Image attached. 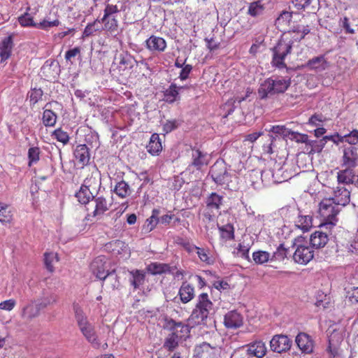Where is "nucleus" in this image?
Here are the masks:
<instances>
[{"label":"nucleus","mask_w":358,"mask_h":358,"mask_svg":"<svg viewBox=\"0 0 358 358\" xmlns=\"http://www.w3.org/2000/svg\"><path fill=\"white\" fill-rule=\"evenodd\" d=\"M73 310L77 325L83 336L92 348H100L101 342L95 331L94 325L89 321L87 316L78 304L73 305Z\"/></svg>","instance_id":"nucleus-1"},{"label":"nucleus","mask_w":358,"mask_h":358,"mask_svg":"<svg viewBox=\"0 0 358 358\" xmlns=\"http://www.w3.org/2000/svg\"><path fill=\"white\" fill-rule=\"evenodd\" d=\"M341 207L331 199L325 198L319 203V214L322 220L320 227L329 231L336 225Z\"/></svg>","instance_id":"nucleus-2"},{"label":"nucleus","mask_w":358,"mask_h":358,"mask_svg":"<svg viewBox=\"0 0 358 358\" xmlns=\"http://www.w3.org/2000/svg\"><path fill=\"white\" fill-rule=\"evenodd\" d=\"M291 85L290 78L271 77L266 79L258 89V94L261 99L268 96L284 93Z\"/></svg>","instance_id":"nucleus-3"},{"label":"nucleus","mask_w":358,"mask_h":358,"mask_svg":"<svg viewBox=\"0 0 358 358\" xmlns=\"http://www.w3.org/2000/svg\"><path fill=\"white\" fill-rule=\"evenodd\" d=\"M213 306L208 294L202 293L199 295L196 307L188 319L189 324L193 326L204 324L213 308Z\"/></svg>","instance_id":"nucleus-4"},{"label":"nucleus","mask_w":358,"mask_h":358,"mask_svg":"<svg viewBox=\"0 0 358 358\" xmlns=\"http://www.w3.org/2000/svg\"><path fill=\"white\" fill-rule=\"evenodd\" d=\"M209 175L217 185L232 189L230 183L232 182V178H236V176L231 173L224 160H217L210 167Z\"/></svg>","instance_id":"nucleus-5"},{"label":"nucleus","mask_w":358,"mask_h":358,"mask_svg":"<svg viewBox=\"0 0 358 358\" xmlns=\"http://www.w3.org/2000/svg\"><path fill=\"white\" fill-rule=\"evenodd\" d=\"M108 265L104 256H99L91 263L90 268L93 274L101 280H115V282L111 284V289H114L118 287L119 281L115 271H109L108 269Z\"/></svg>","instance_id":"nucleus-6"},{"label":"nucleus","mask_w":358,"mask_h":358,"mask_svg":"<svg viewBox=\"0 0 358 358\" xmlns=\"http://www.w3.org/2000/svg\"><path fill=\"white\" fill-rule=\"evenodd\" d=\"M293 41L282 38L279 40L275 46H274L271 51L273 52L271 64L273 66L278 69H287L285 63L286 56L291 53L292 49Z\"/></svg>","instance_id":"nucleus-7"},{"label":"nucleus","mask_w":358,"mask_h":358,"mask_svg":"<svg viewBox=\"0 0 358 358\" xmlns=\"http://www.w3.org/2000/svg\"><path fill=\"white\" fill-rule=\"evenodd\" d=\"M304 242L303 236H298L293 243V247L296 248L293 259L299 264H307L314 257V251L307 245V243H304Z\"/></svg>","instance_id":"nucleus-8"},{"label":"nucleus","mask_w":358,"mask_h":358,"mask_svg":"<svg viewBox=\"0 0 358 358\" xmlns=\"http://www.w3.org/2000/svg\"><path fill=\"white\" fill-rule=\"evenodd\" d=\"M292 341L286 335L276 334L270 341L271 350L277 353L286 352L290 350Z\"/></svg>","instance_id":"nucleus-9"},{"label":"nucleus","mask_w":358,"mask_h":358,"mask_svg":"<svg viewBox=\"0 0 358 358\" xmlns=\"http://www.w3.org/2000/svg\"><path fill=\"white\" fill-rule=\"evenodd\" d=\"M338 184L355 185L358 186V169L345 167L337 173Z\"/></svg>","instance_id":"nucleus-10"},{"label":"nucleus","mask_w":358,"mask_h":358,"mask_svg":"<svg viewBox=\"0 0 358 358\" xmlns=\"http://www.w3.org/2000/svg\"><path fill=\"white\" fill-rule=\"evenodd\" d=\"M220 348L215 345L203 342L199 345H196L194 350V357L195 358H215L216 354Z\"/></svg>","instance_id":"nucleus-11"},{"label":"nucleus","mask_w":358,"mask_h":358,"mask_svg":"<svg viewBox=\"0 0 358 358\" xmlns=\"http://www.w3.org/2000/svg\"><path fill=\"white\" fill-rule=\"evenodd\" d=\"M167 327L171 331V334L177 336L179 341H185L189 337L190 328L188 324L182 322H177L171 319L167 322Z\"/></svg>","instance_id":"nucleus-12"},{"label":"nucleus","mask_w":358,"mask_h":358,"mask_svg":"<svg viewBox=\"0 0 358 358\" xmlns=\"http://www.w3.org/2000/svg\"><path fill=\"white\" fill-rule=\"evenodd\" d=\"M342 166L356 168L358 166V148L348 146L343 149Z\"/></svg>","instance_id":"nucleus-13"},{"label":"nucleus","mask_w":358,"mask_h":358,"mask_svg":"<svg viewBox=\"0 0 358 358\" xmlns=\"http://www.w3.org/2000/svg\"><path fill=\"white\" fill-rule=\"evenodd\" d=\"M295 342L303 354H311L314 350V341L311 336L306 333L300 332L295 338Z\"/></svg>","instance_id":"nucleus-14"},{"label":"nucleus","mask_w":358,"mask_h":358,"mask_svg":"<svg viewBox=\"0 0 358 358\" xmlns=\"http://www.w3.org/2000/svg\"><path fill=\"white\" fill-rule=\"evenodd\" d=\"M243 316L236 310L228 312L224 318V324L227 328L237 329L243 325Z\"/></svg>","instance_id":"nucleus-15"},{"label":"nucleus","mask_w":358,"mask_h":358,"mask_svg":"<svg viewBox=\"0 0 358 358\" xmlns=\"http://www.w3.org/2000/svg\"><path fill=\"white\" fill-rule=\"evenodd\" d=\"M332 200L340 206H345L350 203V192L344 187H337L334 191Z\"/></svg>","instance_id":"nucleus-16"},{"label":"nucleus","mask_w":358,"mask_h":358,"mask_svg":"<svg viewBox=\"0 0 358 358\" xmlns=\"http://www.w3.org/2000/svg\"><path fill=\"white\" fill-rule=\"evenodd\" d=\"M246 352L248 355H252L257 358H262L265 356L267 349L262 341H255L245 346Z\"/></svg>","instance_id":"nucleus-17"},{"label":"nucleus","mask_w":358,"mask_h":358,"mask_svg":"<svg viewBox=\"0 0 358 358\" xmlns=\"http://www.w3.org/2000/svg\"><path fill=\"white\" fill-rule=\"evenodd\" d=\"M341 341V335L337 332H332L329 336L327 352L334 357L338 355Z\"/></svg>","instance_id":"nucleus-18"},{"label":"nucleus","mask_w":358,"mask_h":358,"mask_svg":"<svg viewBox=\"0 0 358 358\" xmlns=\"http://www.w3.org/2000/svg\"><path fill=\"white\" fill-rule=\"evenodd\" d=\"M192 160L190 166H194L196 170H201L203 166L208 164L207 153H204L199 149H192Z\"/></svg>","instance_id":"nucleus-19"},{"label":"nucleus","mask_w":358,"mask_h":358,"mask_svg":"<svg viewBox=\"0 0 358 358\" xmlns=\"http://www.w3.org/2000/svg\"><path fill=\"white\" fill-rule=\"evenodd\" d=\"M147 48L152 52H164L166 48V41L159 36H151L146 41Z\"/></svg>","instance_id":"nucleus-20"},{"label":"nucleus","mask_w":358,"mask_h":358,"mask_svg":"<svg viewBox=\"0 0 358 358\" xmlns=\"http://www.w3.org/2000/svg\"><path fill=\"white\" fill-rule=\"evenodd\" d=\"M329 241V235L327 232L316 231L310 237L311 248L319 249L323 248Z\"/></svg>","instance_id":"nucleus-21"},{"label":"nucleus","mask_w":358,"mask_h":358,"mask_svg":"<svg viewBox=\"0 0 358 358\" xmlns=\"http://www.w3.org/2000/svg\"><path fill=\"white\" fill-rule=\"evenodd\" d=\"M13 48V40L12 35L5 37L0 42V57L1 62H5L10 57Z\"/></svg>","instance_id":"nucleus-22"},{"label":"nucleus","mask_w":358,"mask_h":358,"mask_svg":"<svg viewBox=\"0 0 358 358\" xmlns=\"http://www.w3.org/2000/svg\"><path fill=\"white\" fill-rule=\"evenodd\" d=\"M83 185L92 192L96 191V189H99L101 185L100 171L96 168H94L90 176L84 180Z\"/></svg>","instance_id":"nucleus-23"},{"label":"nucleus","mask_w":358,"mask_h":358,"mask_svg":"<svg viewBox=\"0 0 358 358\" xmlns=\"http://www.w3.org/2000/svg\"><path fill=\"white\" fill-rule=\"evenodd\" d=\"M224 197L216 192L210 194L206 199V206L208 210L219 212L223 204Z\"/></svg>","instance_id":"nucleus-24"},{"label":"nucleus","mask_w":358,"mask_h":358,"mask_svg":"<svg viewBox=\"0 0 358 358\" xmlns=\"http://www.w3.org/2000/svg\"><path fill=\"white\" fill-rule=\"evenodd\" d=\"M95 203V209L93 211V217H96L98 220L106 212L111 204H108L106 199L101 196L94 198Z\"/></svg>","instance_id":"nucleus-25"},{"label":"nucleus","mask_w":358,"mask_h":358,"mask_svg":"<svg viewBox=\"0 0 358 358\" xmlns=\"http://www.w3.org/2000/svg\"><path fill=\"white\" fill-rule=\"evenodd\" d=\"M76 159L83 166L88 164L90 159L89 149L85 144L78 145L74 150Z\"/></svg>","instance_id":"nucleus-26"},{"label":"nucleus","mask_w":358,"mask_h":358,"mask_svg":"<svg viewBox=\"0 0 358 358\" xmlns=\"http://www.w3.org/2000/svg\"><path fill=\"white\" fill-rule=\"evenodd\" d=\"M327 62L324 56H318L309 59L305 66L310 70H315L320 72L326 69Z\"/></svg>","instance_id":"nucleus-27"},{"label":"nucleus","mask_w":358,"mask_h":358,"mask_svg":"<svg viewBox=\"0 0 358 358\" xmlns=\"http://www.w3.org/2000/svg\"><path fill=\"white\" fill-rule=\"evenodd\" d=\"M148 152L152 155H158L162 150V141L158 134H152L148 145L146 147Z\"/></svg>","instance_id":"nucleus-28"},{"label":"nucleus","mask_w":358,"mask_h":358,"mask_svg":"<svg viewBox=\"0 0 358 358\" xmlns=\"http://www.w3.org/2000/svg\"><path fill=\"white\" fill-rule=\"evenodd\" d=\"M178 294L181 301L183 303H187L194 298V289L190 284L184 282L179 289Z\"/></svg>","instance_id":"nucleus-29"},{"label":"nucleus","mask_w":358,"mask_h":358,"mask_svg":"<svg viewBox=\"0 0 358 358\" xmlns=\"http://www.w3.org/2000/svg\"><path fill=\"white\" fill-rule=\"evenodd\" d=\"M292 3L298 10L307 9L314 12L318 8L319 0H292Z\"/></svg>","instance_id":"nucleus-30"},{"label":"nucleus","mask_w":358,"mask_h":358,"mask_svg":"<svg viewBox=\"0 0 358 358\" xmlns=\"http://www.w3.org/2000/svg\"><path fill=\"white\" fill-rule=\"evenodd\" d=\"M185 89L184 87H178L172 83L168 89L164 91V100L167 103H173L179 99V92Z\"/></svg>","instance_id":"nucleus-31"},{"label":"nucleus","mask_w":358,"mask_h":358,"mask_svg":"<svg viewBox=\"0 0 358 358\" xmlns=\"http://www.w3.org/2000/svg\"><path fill=\"white\" fill-rule=\"evenodd\" d=\"M35 13L31 11L30 7H27L26 12L18 17L19 24L24 27H32L35 28V25H37V22H34L33 17Z\"/></svg>","instance_id":"nucleus-32"},{"label":"nucleus","mask_w":358,"mask_h":358,"mask_svg":"<svg viewBox=\"0 0 358 358\" xmlns=\"http://www.w3.org/2000/svg\"><path fill=\"white\" fill-rule=\"evenodd\" d=\"M75 196L78 199V201L82 204L88 203L90 200H93L95 197V196L93 195V192L83 185H81L79 191L76 192Z\"/></svg>","instance_id":"nucleus-33"},{"label":"nucleus","mask_w":358,"mask_h":358,"mask_svg":"<svg viewBox=\"0 0 358 358\" xmlns=\"http://www.w3.org/2000/svg\"><path fill=\"white\" fill-rule=\"evenodd\" d=\"M41 309L36 301L27 304L22 309V316L26 319H32L39 315Z\"/></svg>","instance_id":"nucleus-34"},{"label":"nucleus","mask_w":358,"mask_h":358,"mask_svg":"<svg viewBox=\"0 0 358 358\" xmlns=\"http://www.w3.org/2000/svg\"><path fill=\"white\" fill-rule=\"evenodd\" d=\"M148 270L153 275L173 273V268L169 264L157 262L150 264L148 267Z\"/></svg>","instance_id":"nucleus-35"},{"label":"nucleus","mask_w":358,"mask_h":358,"mask_svg":"<svg viewBox=\"0 0 358 358\" xmlns=\"http://www.w3.org/2000/svg\"><path fill=\"white\" fill-rule=\"evenodd\" d=\"M119 59L120 67L123 66V70L127 69H131L134 68L135 64H138V61H136L132 55L128 53L120 54Z\"/></svg>","instance_id":"nucleus-36"},{"label":"nucleus","mask_w":358,"mask_h":358,"mask_svg":"<svg viewBox=\"0 0 358 358\" xmlns=\"http://www.w3.org/2000/svg\"><path fill=\"white\" fill-rule=\"evenodd\" d=\"M114 192L121 198H126L131 194V190L127 182L121 180L115 185Z\"/></svg>","instance_id":"nucleus-37"},{"label":"nucleus","mask_w":358,"mask_h":358,"mask_svg":"<svg viewBox=\"0 0 358 358\" xmlns=\"http://www.w3.org/2000/svg\"><path fill=\"white\" fill-rule=\"evenodd\" d=\"M12 218V208L8 204L0 202V222H10Z\"/></svg>","instance_id":"nucleus-38"},{"label":"nucleus","mask_w":358,"mask_h":358,"mask_svg":"<svg viewBox=\"0 0 358 358\" xmlns=\"http://www.w3.org/2000/svg\"><path fill=\"white\" fill-rule=\"evenodd\" d=\"M296 227L302 229L303 231H307L312 227V217L310 215H303L299 214L296 220Z\"/></svg>","instance_id":"nucleus-39"},{"label":"nucleus","mask_w":358,"mask_h":358,"mask_svg":"<svg viewBox=\"0 0 358 358\" xmlns=\"http://www.w3.org/2000/svg\"><path fill=\"white\" fill-rule=\"evenodd\" d=\"M57 115L50 109H45L43 113V123L45 127H54L57 122Z\"/></svg>","instance_id":"nucleus-40"},{"label":"nucleus","mask_w":358,"mask_h":358,"mask_svg":"<svg viewBox=\"0 0 358 358\" xmlns=\"http://www.w3.org/2000/svg\"><path fill=\"white\" fill-rule=\"evenodd\" d=\"M220 236L225 241H231L234 238V228L231 224H227L221 227L218 226Z\"/></svg>","instance_id":"nucleus-41"},{"label":"nucleus","mask_w":358,"mask_h":358,"mask_svg":"<svg viewBox=\"0 0 358 358\" xmlns=\"http://www.w3.org/2000/svg\"><path fill=\"white\" fill-rule=\"evenodd\" d=\"M264 6L261 1H254L250 3L248 14L252 17H257L263 14Z\"/></svg>","instance_id":"nucleus-42"},{"label":"nucleus","mask_w":358,"mask_h":358,"mask_svg":"<svg viewBox=\"0 0 358 358\" xmlns=\"http://www.w3.org/2000/svg\"><path fill=\"white\" fill-rule=\"evenodd\" d=\"M130 274L132 276V278L130 280L131 285L134 289H138L145 281V274L138 270L132 271L130 272Z\"/></svg>","instance_id":"nucleus-43"},{"label":"nucleus","mask_w":358,"mask_h":358,"mask_svg":"<svg viewBox=\"0 0 358 358\" xmlns=\"http://www.w3.org/2000/svg\"><path fill=\"white\" fill-rule=\"evenodd\" d=\"M177 336L173 335L171 333L168 335L164 343V348L169 351L173 352L178 346L179 342Z\"/></svg>","instance_id":"nucleus-44"},{"label":"nucleus","mask_w":358,"mask_h":358,"mask_svg":"<svg viewBox=\"0 0 358 358\" xmlns=\"http://www.w3.org/2000/svg\"><path fill=\"white\" fill-rule=\"evenodd\" d=\"M59 24L60 22L58 19L51 20L49 17H47L41 22H37V25H35V28L48 31L51 27L59 26Z\"/></svg>","instance_id":"nucleus-45"},{"label":"nucleus","mask_w":358,"mask_h":358,"mask_svg":"<svg viewBox=\"0 0 358 358\" xmlns=\"http://www.w3.org/2000/svg\"><path fill=\"white\" fill-rule=\"evenodd\" d=\"M160 214V210L159 209H153L152 211V215L147 219V230L148 231H151L155 229L157 224L159 223V215Z\"/></svg>","instance_id":"nucleus-46"},{"label":"nucleus","mask_w":358,"mask_h":358,"mask_svg":"<svg viewBox=\"0 0 358 358\" xmlns=\"http://www.w3.org/2000/svg\"><path fill=\"white\" fill-rule=\"evenodd\" d=\"M271 255L268 252L259 250L253 252L252 259L257 264H262L271 260Z\"/></svg>","instance_id":"nucleus-47"},{"label":"nucleus","mask_w":358,"mask_h":358,"mask_svg":"<svg viewBox=\"0 0 358 358\" xmlns=\"http://www.w3.org/2000/svg\"><path fill=\"white\" fill-rule=\"evenodd\" d=\"M40 153L41 151L38 147H31L28 150V166L29 167L39 161Z\"/></svg>","instance_id":"nucleus-48"},{"label":"nucleus","mask_w":358,"mask_h":358,"mask_svg":"<svg viewBox=\"0 0 358 358\" xmlns=\"http://www.w3.org/2000/svg\"><path fill=\"white\" fill-rule=\"evenodd\" d=\"M268 131L275 134L276 136H281L283 138L288 137L291 134V131L283 125L272 126Z\"/></svg>","instance_id":"nucleus-49"},{"label":"nucleus","mask_w":358,"mask_h":358,"mask_svg":"<svg viewBox=\"0 0 358 358\" xmlns=\"http://www.w3.org/2000/svg\"><path fill=\"white\" fill-rule=\"evenodd\" d=\"M340 141L347 142L350 146L356 145L358 143V130L354 129L351 132L344 136H341Z\"/></svg>","instance_id":"nucleus-50"},{"label":"nucleus","mask_w":358,"mask_h":358,"mask_svg":"<svg viewBox=\"0 0 358 358\" xmlns=\"http://www.w3.org/2000/svg\"><path fill=\"white\" fill-rule=\"evenodd\" d=\"M288 250L284 248L282 244H280L275 252L273 253L271 257V261H282L284 260L287 255Z\"/></svg>","instance_id":"nucleus-51"},{"label":"nucleus","mask_w":358,"mask_h":358,"mask_svg":"<svg viewBox=\"0 0 358 358\" xmlns=\"http://www.w3.org/2000/svg\"><path fill=\"white\" fill-rule=\"evenodd\" d=\"M43 95V92L41 89L34 88L29 92V102L31 106H34L38 103Z\"/></svg>","instance_id":"nucleus-52"},{"label":"nucleus","mask_w":358,"mask_h":358,"mask_svg":"<svg viewBox=\"0 0 358 358\" xmlns=\"http://www.w3.org/2000/svg\"><path fill=\"white\" fill-rule=\"evenodd\" d=\"M308 145H310L311 147V149L310 150V153H315V152H322V149L324 148L325 145V141L324 140H310L309 138Z\"/></svg>","instance_id":"nucleus-53"},{"label":"nucleus","mask_w":358,"mask_h":358,"mask_svg":"<svg viewBox=\"0 0 358 358\" xmlns=\"http://www.w3.org/2000/svg\"><path fill=\"white\" fill-rule=\"evenodd\" d=\"M44 257V263L45 268L50 272L54 271L53 263L57 262L58 259L57 255L55 253H45Z\"/></svg>","instance_id":"nucleus-54"},{"label":"nucleus","mask_w":358,"mask_h":358,"mask_svg":"<svg viewBox=\"0 0 358 358\" xmlns=\"http://www.w3.org/2000/svg\"><path fill=\"white\" fill-rule=\"evenodd\" d=\"M58 141L62 143L64 145H66L69 141V136L67 132L63 131L62 129L59 128L55 129L52 134Z\"/></svg>","instance_id":"nucleus-55"},{"label":"nucleus","mask_w":358,"mask_h":358,"mask_svg":"<svg viewBox=\"0 0 358 358\" xmlns=\"http://www.w3.org/2000/svg\"><path fill=\"white\" fill-rule=\"evenodd\" d=\"M292 18V13L288 11H283L280 16L276 19L275 23L278 26L288 25Z\"/></svg>","instance_id":"nucleus-56"},{"label":"nucleus","mask_w":358,"mask_h":358,"mask_svg":"<svg viewBox=\"0 0 358 358\" xmlns=\"http://www.w3.org/2000/svg\"><path fill=\"white\" fill-rule=\"evenodd\" d=\"M118 12L119 10L116 5L108 4L104 9V15L101 18V22H105L111 15Z\"/></svg>","instance_id":"nucleus-57"},{"label":"nucleus","mask_w":358,"mask_h":358,"mask_svg":"<svg viewBox=\"0 0 358 358\" xmlns=\"http://www.w3.org/2000/svg\"><path fill=\"white\" fill-rule=\"evenodd\" d=\"M346 297L352 303H358V287H353L347 292Z\"/></svg>","instance_id":"nucleus-58"},{"label":"nucleus","mask_w":358,"mask_h":358,"mask_svg":"<svg viewBox=\"0 0 358 358\" xmlns=\"http://www.w3.org/2000/svg\"><path fill=\"white\" fill-rule=\"evenodd\" d=\"M178 126L179 123L176 120H167L163 125V131L166 133H169L178 128Z\"/></svg>","instance_id":"nucleus-59"},{"label":"nucleus","mask_w":358,"mask_h":358,"mask_svg":"<svg viewBox=\"0 0 358 358\" xmlns=\"http://www.w3.org/2000/svg\"><path fill=\"white\" fill-rule=\"evenodd\" d=\"M249 250L250 248L248 246L243 245L241 243H240L237 248L236 254L237 255L241 257L242 258L250 261Z\"/></svg>","instance_id":"nucleus-60"},{"label":"nucleus","mask_w":358,"mask_h":358,"mask_svg":"<svg viewBox=\"0 0 358 358\" xmlns=\"http://www.w3.org/2000/svg\"><path fill=\"white\" fill-rule=\"evenodd\" d=\"M56 300L54 296H50L44 297L41 300L37 301L36 302L41 310L42 309H44L45 308H46L48 306L53 303Z\"/></svg>","instance_id":"nucleus-61"},{"label":"nucleus","mask_w":358,"mask_h":358,"mask_svg":"<svg viewBox=\"0 0 358 358\" xmlns=\"http://www.w3.org/2000/svg\"><path fill=\"white\" fill-rule=\"evenodd\" d=\"M178 243L183 247V248L189 254L194 252L198 249V247L189 243L187 241H184L182 238H180L178 241Z\"/></svg>","instance_id":"nucleus-62"},{"label":"nucleus","mask_w":358,"mask_h":358,"mask_svg":"<svg viewBox=\"0 0 358 358\" xmlns=\"http://www.w3.org/2000/svg\"><path fill=\"white\" fill-rule=\"evenodd\" d=\"M324 120L325 118L322 114H314L309 118L308 123L317 127L320 126V123H322Z\"/></svg>","instance_id":"nucleus-63"},{"label":"nucleus","mask_w":358,"mask_h":358,"mask_svg":"<svg viewBox=\"0 0 358 358\" xmlns=\"http://www.w3.org/2000/svg\"><path fill=\"white\" fill-rule=\"evenodd\" d=\"M292 136L298 143H304L308 145L309 137L307 134H299L297 132L291 131Z\"/></svg>","instance_id":"nucleus-64"}]
</instances>
